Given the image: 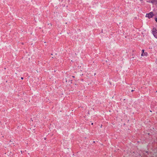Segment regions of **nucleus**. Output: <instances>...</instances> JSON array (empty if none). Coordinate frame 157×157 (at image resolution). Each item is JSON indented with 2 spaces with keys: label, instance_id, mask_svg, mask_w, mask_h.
Instances as JSON below:
<instances>
[{
  "label": "nucleus",
  "instance_id": "f257e3e1",
  "mask_svg": "<svg viewBox=\"0 0 157 157\" xmlns=\"http://www.w3.org/2000/svg\"><path fill=\"white\" fill-rule=\"evenodd\" d=\"M152 33L154 37L157 38V30L155 28L153 29L152 30Z\"/></svg>",
  "mask_w": 157,
  "mask_h": 157
},
{
  "label": "nucleus",
  "instance_id": "f03ea898",
  "mask_svg": "<svg viewBox=\"0 0 157 157\" xmlns=\"http://www.w3.org/2000/svg\"><path fill=\"white\" fill-rule=\"evenodd\" d=\"M154 16L153 13L152 12H151L148 13H147L146 17L150 18Z\"/></svg>",
  "mask_w": 157,
  "mask_h": 157
},
{
  "label": "nucleus",
  "instance_id": "7ed1b4c3",
  "mask_svg": "<svg viewBox=\"0 0 157 157\" xmlns=\"http://www.w3.org/2000/svg\"><path fill=\"white\" fill-rule=\"evenodd\" d=\"M147 52H144L143 53H142L141 54V56H147Z\"/></svg>",
  "mask_w": 157,
  "mask_h": 157
},
{
  "label": "nucleus",
  "instance_id": "20e7f679",
  "mask_svg": "<svg viewBox=\"0 0 157 157\" xmlns=\"http://www.w3.org/2000/svg\"><path fill=\"white\" fill-rule=\"evenodd\" d=\"M155 21H156V22H157V18H155Z\"/></svg>",
  "mask_w": 157,
  "mask_h": 157
},
{
  "label": "nucleus",
  "instance_id": "39448f33",
  "mask_svg": "<svg viewBox=\"0 0 157 157\" xmlns=\"http://www.w3.org/2000/svg\"><path fill=\"white\" fill-rule=\"evenodd\" d=\"M144 50H142V53H143L144 52Z\"/></svg>",
  "mask_w": 157,
  "mask_h": 157
},
{
  "label": "nucleus",
  "instance_id": "423d86ee",
  "mask_svg": "<svg viewBox=\"0 0 157 157\" xmlns=\"http://www.w3.org/2000/svg\"><path fill=\"white\" fill-rule=\"evenodd\" d=\"M21 79H23V77H21Z\"/></svg>",
  "mask_w": 157,
  "mask_h": 157
},
{
  "label": "nucleus",
  "instance_id": "0eeeda50",
  "mask_svg": "<svg viewBox=\"0 0 157 157\" xmlns=\"http://www.w3.org/2000/svg\"><path fill=\"white\" fill-rule=\"evenodd\" d=\"M134 91V90H131V91H132V92H133Z\"/></svg>",
  "mask_w": 157,
  "mask_h": 157
},
{
  "label": "nucleus",
  "instance_id": "6e6552de",
  "mask_svg": "<svg viewBox=\"0 0 157 157\" xmlns=\"http://www.w3.org/2000/svg\"><path fill=\"white\" fill-rule=\"evenodd\" d=\"M81 71H82V69H81L80 70Z\"/></svg>",
  "mask_w": 157,
  "mask_h": 157
},
{
  "label": "nucleus",
  "instance_id": "1a4fd4ad",
  "mask_svg": "<svg viewBox=\"0 0 157 157\" xmlns=\"http://www.w3.org/2000/svg\"><path fill=\"white\" fill-rule=\"evenodd\" d=\"M91 124H92V125H93V123H92Z\"/></svg>",
  "mask_w": 157,
  "mask_h": 157
}]
</instances>
